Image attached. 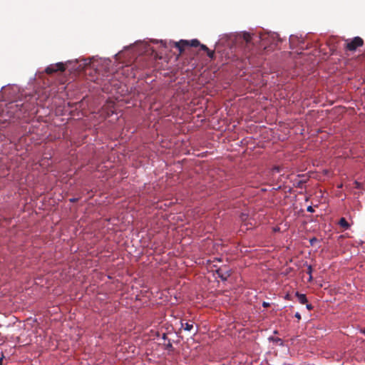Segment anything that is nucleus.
<instances>
[{
    "instance_id": "f257e3e1",
    "label": "nucleus",
    "mask_w": 365,
    "mask_h": 365,
    "mask_svg": "<svg viewBox=\"0 0 365 365\" xmlns=\"http://www.w3.org/2000/svg\"><path fill=\"white\" fill-rule=\"evenodd\" d=\"M34 106L21 101H11L5 105L0 111V122L6 123L12 118L21 119L26 118V113L32 110Z\"/></svg>"
},
{
    "instance_id": "f03ea898",
    "label": "nucleus",
    "mask_w": 365,
    "mask_h": 365,
    "mask_svg": "<svg viewBox=\"0 0 365 365\" xmlns=\"http://www.w3.org/2000/svg\"><path fill=\"white\" fill-rule=\"evenodd\" d=\"M119 88L120 81L114 79L113 76L103 80L102 83V90L106 93H112L113 91H117Z\"/></svg>"
},
{
    "instance_id": "7ed1b4c3",
    "label": "nucleus",
    "mask_w": 365,
    "mask_h": 365,
    "mask_svg": "<svg viewBox=\"0 0 365 365\" xmlns=\"http://www.w3.org/2000/svg\"><path fill=\"white\" fill-rule=\"evenodd\" d=\"M363 45L364 40L359 36H356L352 39H346L344 48L346 51H355Z\"/></svg>"
},
{
    "instance_id": "20e7f679",
    "label": "nucleus",
    "mask_w": 365,
    "mask_h": 365,
    "mask_svg": "<svg viewBox=\"0 0 365 365\" xmlns=\"http://www.w3.org/2000/svg\"><path fill=\"white\" fill-rule=\"evenodd\" d=\"M200 45V43L197 39H193L190 41L186 40H181L178 42L175 43V46L178 48L180 53H182L186 46L197 47Z\"/></svg>"
},
{
    "instance_id": "39448f33",
    "label": "nucleus",
    "mask_w": 365,
    "mask_h": 365,
    "mask_svg": "<svg viewBox=\"0 0 365 365\" xmlns=\"http://www.w3.org/2000/svg\"><path fill=\"white\" fill-rule=\"evenodd\" d=\"M66 70V65L63 63L59 62L57 63L51 64L46 67L45 72L47 74H53L57 71L63 72Z\"/></svg>"
},
{
    "instance_id": "423d86ee",
    "label": "nucleus",
    "mask_w": 365,
    "mask_h": 365,
    "mask_svg": "<svg viewBox=\"0 0 365 365\" xmlns=\"http://www.w3.org/2000/svg\"><path fill=\"white\" fill-rule=\"evenodd\" d=\"M217 274L218 277L223 281L227 280V279L230 276L231 271L228 269L226 267H220L217 269Z\"/></svg>"
},
{
    "instance_id": "0eeeda50",
    "label": "nucleus",
    "mask_w": 365,
    "mask_h": 365,
    "mask_svg": "<svg viewBox=\"0 0 365 365\" xmlns=\"http://www.w3.org/2000/svg\"><path fill=\"white\" fill-rule=\"evenodd\" d=\"M295 295L297 297L298 301L299 302L300 304H304L308 302L307 298L305 294L297 292Z\"/></svg>"
},
{
    "instance_id": "6e6552de",
    "label": "nucleus",
    "mask_w": 365,
    "mask_h": 365,
    "mask_svg": "<svg viewBox=\"0 0 365 365\" xmlns=\"http://www.w3.org/2000/svg\"><path fill=\"white\" fill-rule=\"evenodd\" d=\"M339 225L344 230H348L350 227V225L344 217H341L339 221Z\"/></svg>"
},
{
    "instance_id": "1a4fd4ad",
    "label": "nucleus",
    "mask_w": 365,
    "mask_h": 365,
    "mask_svg": "<svg viewBox=\"0 0 365 365\" xmlns=\"http://www.w3.org/2000/svg\"><path fill=\"white\" fill-rule=\"evenodd\" d=\"M181 327L186 331H191L193 328V324L190 322H182Z\"/></svg>"
},
{
    "instance_id": "9d476101",
    "label": "nucleus",
    "mask_w": 365,
    "mask_h": 365,
    "mask_svg": "<svg viewBox=\"0 0 365 365\" xmlns=\"http://www.w3.org/2000/svg\"><path fill=\"white\" fill-rule=\"evenodd\" d=\"M165 349L168 350L169 351H173L174 347L170 339H168V343L164 344Z\"/></svg>"
},
{
    "instance_id": "9b49d317",
    "label": "nucleus",
    "mask_w": 365,
    "mask_h": 365,
    "mask_svg": "<svg viewBox=\"0 0 365 365\" xmlns=\"http://www.w3.org/2000/svg\"><path fill=\"white\" fill-rule=\"evenodd\" d=\"M243 38L247 43H250L252 40V36L250 34L245 33L243 34Z\"/></svg>"
},
{
    "instance_id": "f8f14e48",
    "label": "nucleus",
    "mask_w": 365,
    "mask_h": 365,
    "mask_svg": "<svg viewBox=\"0 0 365 365\" xmlns=\"http://www.w3.org/2000/svg\"><path fill=\"white\" fill-rule=\"evenodd\" d=\"M206 52H207V56L210 58H214V57H215V51H210V49H208V51H207Z\"/></svg>"
},
{
    "instance_id": "ddd939ff",
    "label": "nucleus",
    "mask_w": 365,
    "mask_h": 365,
    "mask_svg": "<svg viewBox=\"0 0 365 365\" xmlns=\"http://www.w3.org/2000/svg\"><path fill=\"white\" fill-rule=\"evenodd\" d=\"M354 187L356 189H360L361 187V184L358 181H354Z\"/></svg>"
},
{
    "instance_id": "4468645a",
    "label": "nucleus",
    "mask_w": 365,
    "mask_h": 365,
    "mask_svg": "<svg viewBox=\"0 0 365 365\" xmlns=\"http://www.w3.org/2000/svg\"><path fill=\"white\" fill-rule=\"evenodd\" d=\"M281 170L279 166H275L272 169L273 173H279Z\"/></svg>"
},
{
    "instance_id": "2eb2a0df",
    "label": "nucleus",
    "mask_w": 365,
    "mask_h": 365,
    "mask_svg": "<svg viewBox=\"0 0 365 365\" xmlns=\"http://www.w3.org/2000/svg\"><path fill=\"white\" fill-rule=\"evenodd\" d=\"M200 48L202 51H208V48L207 47V46L204 45V44H200Z\"/></svg>"
},
{
    "instance_id": "dca6fc26",
    "label": "nucleus",
    "mask_w": 365,
    "mask_h": 365,
    "mask_svg": "<svg viewBox=\"0 0 365 365\" xmlns=\"http://www.w3.org/2000/svg\"><path fill=\"white\" fill-rule=\"evenodd\" d=\"M307 273L310 275V277H309V279H312V275H311V273H312V266H309L308 267V269H307Z\"/></svg>"
},
{
    "instance_id": "f3484780",
    "label": "nucleus",
    "mask_w": 365,
    "mask_h": 365,
    "mask_svg": "<svg viewBox=\"0 0 365 365\" xmlns=\"http://www.w3.org/2000/svg\"><path fill=\"white\" fill-rule=\"evenodd\" d=\"M307 212H314V208H313L312 206H309V207L307 208Z\"/></svg>"
},
{
    "instance_id": "a211bd4d",
    "label": "nucleus",
    "mask_w": 365,
    "mask_h": 365,
    "mask_svg": "<svg viewBox=\"0 0 365 365\" xmlns=\"http://www.w3.org/2000/svg\"><path fill=\"white\" fill-rule=\"evenodd\" d=\"M306 307H307V309H309V310H312L313 309V306L311 304L307 303Z\"/></svg>"
},
{
    "instance_id": "6ab92c4d",
    "label": "nucleus",
    "mask_w": 365,
    "mask_h": 365,
    "mask_svg": "<svg viewBox=\"0 0 365 365\" xmlns=\"http://www.w3.org/2000/svg\"><path fill=\"white\" fill-rule=\"evenodd\" d=\"M162 339H163V340H165V341L168 340V339L167 334L164 333V334H163Z\"/></svg>"
},
{
    "instance_id": "aec40b11",
    "label": "nucleus",
    "mask_w": 365,
    "mask_h": 365,
    "mask_svg": "<svg viewBox=\"0 0 365 365\" xmlns=\"http://www.w3.org/2000/svg\"><path fill=\"white\" fill-rule=\"evenodd\" d=\"M295 317H297V319H301V315L299 313L297 312L295 314Z\"/></svg>"
},
{
    "instance_id": "412c9836",
    "label": "nucleus",
    "mask_w": 365,
    "mask_h": 365,
    "mask_svg": "<svg viewBox=\"0 0 365 365\" xmlns=\"http://www.w3.org/2000/svg\"><path fill=\"white\" fill-rule=\"evenodd\" d=\"M304 182H303V181H302V180L299 181V182H298V186H299V187H302V184H303Z\"/></svg>"
},
{
    "instance_id": "4be33fe9",
    "label": "nucleus",
    "mask_w": 365,
    "mask_h": 365,
    "mask_svg": "<svg viewBox=\"0 0 365 365\" xmlns=\"http://www.w3.org/2000/svg\"><path fill=\"white\" fill-rule=\"evenodd\" d=\"M269 306V303L264 302H263V307H267Z\"/></svg>"
},
{
    "instance_id": "5701e85b",
    "label": "nucleus",
    "mask_w": 365,
    "mask_h": 365,
    "mask_svg": "<svg viewBox=\"0 0 365 365\" xmlns=\"http://www.w3.org/2000/svg\"><path fill=\"white\" fill-rule=\"evenodd\" d=\"M4 356L0 358V365H2Z\"/></svg>"
},
{
    "instance_id": "b1692460",
    "label": "nucleus",
    "mask_w": 365,
    "mask_h": 365,
    "mask_svg": "<svg viewBox=\"0 0 365 365\" xmlns=\"http://www.w3.org/2000/svg\"><path fill=\"white\" fill-rule=\"evenodd\" d=\"M71 202H76L77 201V199L76 198H72L70 200Z\"/></svg>"
},
{
    "instance_id": "393cba45",
    "label": "nucleus",
    "mask_w": 365,
    "mask_h": 365,
    "mask_svg": "<svg viewBox=\"0 0 365 365\" xmlns=\"http://www.w3.org/2000/svg\"><path fill=\"white\" fill-rule=\"evenodd\" d=\"M361 332L363 333L365 335V329H361Z\"/></svg>"
}]
</instances>
